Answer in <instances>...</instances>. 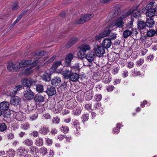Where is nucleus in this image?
I'll return each instance as SVG.
<instances>
[{"mask_svg": "<svg viewBox=\"0 0 157 157\" xmlns=\"http://www.w3.org/2000/svg\"><path fill=\"white\" fill-rule=\"evenodd\" d=\"M136 8H134L131 9L129 11H128L126 13H123L120 17L114 20L112 22L109 24V26L112 28L114 26H116L117 27L120 28H121L124 26V22L123 20L126 18L128 16L130 15L131 13L134 11Z\"/></svg>", "mask_w": 157, "mask_h": 157, "instance_id": "obj_1", "label": "nucleus"}, {"mask_svg": "<svg viewBox=\"0 0 157 157\" xmlns=\"http://www.w3.org/2000/svg\"><path fill=\"white\" fill-rule=\"evenodd\" d=\"M31 63L29 61H22L20 63L17 62L13 64V63L9 64L7 67L8 70L9 71H17L20 68L26 67Z\"/></svg>", "mask_w": 157, "mask_h": 157, "instance_id": "obj_2", "label": "nucleus"}, {"mask_svg": "<svg viewBox=\"0 0 157 157\" xmlns=\"http://www.w3.org/2000/svg\"><path fill=\"white\" fill-rule=\"evenodd\" d=\"M94 50L95 54L98 57L102 56L105 52L104 48L98 45H94Z\"/></svg>", "mask_w": 157, "mask_h": 157, "instance_id": "obj_3", "label": "nucleus"}, {"mask_svg": "<svg viewBox=\"0 0 157 157\" xmlns=\"http://www.w3.org/2000/svg\"><path fill=\"white\" fill-rule=\"evenodd\" d=\"M109 25L99 35H96L95 37V39L96 40H99L104 37L108 36L111 32L109 28Z\"/></svg>", "mask_w": 157, "mask_h": 157, "instance_id": "obj_4", "label": "nucleus"}, {"mask_svg": "<svg viewBox=\"0 0 157 157\" xmlns=\"http://www.w3.org/2000/svg\"><path fill=\"white\" fill-rule=\"evenodd\" d=\"M94 16L93 14H86L81 16V18L76 21L77 24H83L86 21H88L92 18Z\"/></svg>", "mask_w": 157, "mask_h": 157, "instance_id": "obj_5", "label": "nucleus"}, {"mask_svg": "<svg viewBox=\"0 0 157 157\" xmlns=\"http://www.w3.org/2000/svg\"><path fill=\"white\" fill-rule=\"evenodd\" d=\"M45 52L44 51H41L39 52H38L37 54H36L30 60H27L29 61L30 62H31V63H32L33 64V65H36L37 63V61L39 60L40 57V56H42L45 55Z\"/></svg>", "mask_w": 157, "mask_h": 157, "instance_id": "obj_6", "label": "nucleus"}, {"mask_svg": "<svg viewBox=\"0 0 157 157\" xmlns=\"http://www.w3.org/2000/svg\"><path fill=\"white\" fill-rule=\"evenodd\" d=\"M147 7H146L145 8H143L142 10V12L146 10V14L147 16H148L149 17H154L156 11V10L152 7L147 9Z\"/></svg>", "mask_w": 157, "mask_h": 157, "instance_id": "obj_7", "label": "nucleus"}, {"mask_svg": "<svg viewBox=\"0 0 157 157\" xmlns=\"http://www.w3.org/2000/svg\"><path fill=\"white\" fill-rule=\"evenodd\" d=\"M22 84L25 86L30 88L32 85H35L36 82L31 79H24L21 81Z\"/></svg>", "mask_w": 157, "mask_h": 157, "instance_id": "obj_8", "label": "nucleus"}, {"mask_svg": "<svg viewBox=\"0 0 157 157\" xmlns=\"http://www.w3.org/2000/svg\"><path fill=\"white\" fill-rule=\"evenodd\" d=\"M21 99L17 96H13L11 98L10 101L11 104L14 105H17L20 104Z\"/></svg>", "mask_w": 157, "mask_h": 157, "instance_id": "obj_9", "label": "nucleus"}, {"mask_svg": "<svg viewBox=\"0 0 157 157\" xmlns=\"http://www.w3.org/2000/svg\"><path fill=\"white\" fill-rule=\"evenodd\" d=\"M29 150L26 149L25 147L21 146L17 150V155L19 156H22L28 153Z\"/></svg>", "mask_w": 157, "mask_h": 157, "instance_id": "obj_10", "label": "nucleus"}, {"mask_svg": "<svg viewBox=\"0 0 157 157\" xmlns=\"http://www.w3.org/2000/svg\"><path fill=\"white\" fill-rule=\"evenodd\" d=\"M34 94L30 89L25 91L24 92V96L27 99L30 100L32 99L34 96Z\"/></svg>", "mask_w": 157, "mask_h": 157, "instance_id": "obj_11", "label": "nucleus"}, {"mask_svg": "<svg viewBox=\"0 0 157 157\" xmlns=\"http://www.w3.org/2000/svg\"><path fill=\"white\" fill-rule=\"evenodd\" d=\"M114 10L109 14V16L111 18L116 16L120 11V8L118 5H116L113 7Z\"/></svg>", "mask_w": 157, "mask_h": 157, "instance_id": "obj_12", "label": "nucleus"}, {"mask_svg": "<svg viewBox=\"0 0 157 157\" xmlns=\"http://www.w3.org/2000/svg\"><path fill=\"white\" fill-rule=\"evenodd\" d=\"M134 8H136V9H135V10H134V11H133V12L131 13V14L133 13V16L134 17L136 18H139L141 17V15L140 11L138 9V6H134L130 8L128 11H129L131 9H132Z\"/></svg>", "mask_w": 157, "mask_h": 157, "instance_id": "obj_13", "label": "nucleus"}, {"mask_svg": "<svg viewBox=\"0 0 157 157\" xmlns=\"http://www.w3.org/2000/svg\"><path fill=\"white\" fill-rule=\"evenodd\" d=\"M74 57L73 54L70 53H68L66 55L65 60V63L67 65L69 66L71 63V60H72Z\"/></svg>", "mask_w": 157, "mask_h": 157, "instance_id": "obj_14", "label": "nucleus"}, {"mask_svg": "<svg viewBox=\"0 0 157 157\" xmlns=\"http://www.w3.org/2000/svg\"><path fill=\"white\" fill-rule=\"evenodd\" d=\"M15 117L17 120L18 121H24L25 118V114L22 113L21 112L15 113Z\"/></svg>", "mask_w": 157, "mask_h": 157, "instance_id": "obj_15", "label": "nucleus"}, {"mask_svg": "<svg viewBox=\"0 0 157 157\" xmlns=\"http://www.w3.org/2000/svg\"><path fill=\"white\" fill-rule=\"evenodd\" d=\"M102 44V47L104 48H108L111 45L112 42L109 39L105 38Z\"/></svg>", "mask_w": 157, "mask_h": 157, "instance_id": "obj_16", "label": "nucleus"}, {"mask_svg": "<svg viewBox=\"0 0 157 157\" xmlns=\"http://www.w3.org/2000/svg\"><path fill=\"white\" fill-rule=\"evenodd\" d=\"M46 92L49 96H52L56 93V90L55 87L50 86L48 87Z\"/></svg>", "mask_w": 157, "mask_h": 157, "instance_id": "obj_17", "label": "nucleus"}, {"mask_svg": "<svg viewBox=\"0 0 157 157\" xmlns=\"http://www.w3.org/2000/svg\"><path fill=\"white\" fill-rule=\"evenodd\" d=\"M9 103L6 101H4L1 102L0 103V108L1 109L3 110H8L9 107Z\"/></svg>", "mask_w": 157, "mask_h": 157, "instance_id": "obj_18", "label": "nucleus"}, {"mask_svg": "<svg viewBox=\"0 0 157 157\" xmlns=\"http://www.w3.org/2000/svg\"><path fill=\"white\" fill-rule=\"evenodd\" d=\"M31 64H32V65L29 68H27L25 70H22L21 71V73L22 74H25V75H28L30 74L32 71V70L31 69L33 67H34L36 65H33V64L32 63H30L29 64L27 65L26 66H27L28 65H30Z\"/></svg>", "mask_w": 157, "mask_h": 157, "instance_id": "obj_19", "label": "nucleus"}, {"mask_svg": "<svg viewBox=\"0 0 157 157\" xmlns=\"http://www.w3.org/2000/svg\"><path fill=\"white\" fill-rule=\"evenodd\" d=\"M52 84L55 86H58L61 82L60 78L59 77H56L52 79L51 81Z\"/></svg>", "mask_w": 157, "mask_h": 157, "instance_id": "obj_20", "label": "nucleus"}, {"mask_svg": "<svg viewBox=\"0 0 157 157\" xmlns=\"http://www.w3.org/2000/svg\"><path fill=\"white\" fill-rule=\"evenodd\" d=\"M78 41V39L76 37L71 38L67 44V47L69 48L75 44Z\"/></svg>", "mask_w": 157, "mask_h": 157, "instance_id": "obj_21", "label": "nucleus"}, {"mask_svg": "<svg viewBox=\"0 0 157 157\" xmlns=\"http://www.w3.org/2000/svg\"><path fill=\"white\" fill-rule=\"evenodd\" d=\"M44 99V98L43 96L39 94L36 95L34 98L35 101L39 103L43 102Z\"/></svg>", "mask_w": 157, "mask_h": 157, "instance_id": "obj_22", "label": "nucleus"}, {"mask_svg": "<svg viewBox=\"0 0 157 157\" xmlns=\"http://www.w3.org/2000/svg\"><path fill=\"white\" fill-rule=\"evenodd\" d=\"M146 26L147 27L151 28L155 24V22L153 18L151 17H149L147 19L146 21Z\"/></svg>", "mask_w": 157, "mask_h": 157, "instance_id": "obj_23", "label": "nucleus"}, {"mask_svg": "<svg viewBox=\"0 0 157 157\" xmlns=\"http://www.w3.org/2000/svg\"><path fill=\"white\" fill-rule=\"evenodd\" d=\"M103 75L104 76L102 79L103 82L106 84L109 83L112 80L111 76L108 74L105 75V76L104 74Z\"/></svg>", "mask_w": 157, "mask_h": 157, "instance_id": "obj_24", "label": "nucleus"}, {"mask_svg": "<svg viewBox=\"0 0 157 157\" xmlns=\"http://www.w3.org/2000/svg\"><path fill=\"white\" fill-rule=\"evenodd\" d=\"M95 55V54H94L93 52H91L86 55V58L89 62H91L93 60Z\"/></svg>", "mask_w": 157, "mask_h": 157, "instance_id": "obj_25", "label": "nucleus"}, {"mask_svg": "<svg viewBox=\"0 0 157 157\" xmlns=\"http://www.w3.org/2000/svg\"><path fill=\"white\" fill-rule=\"evenodd\" d=\"M146 26V23L144 21L140 20L138 21V28L142 30L144 29Z\"/></svg>", "mask_w": 157, "mask_h": 157, "instance_id": "obj_26", "label": "nucleus"}, {"mask_svg": "<svg viewBox=\"0 0 157 157\" xmlns=\"http://www.w3.org/2000/svg\"><path fill=\"white\" fill-rule=\"evenodd\" d=\"M44 141L42 138H39L36 139L35 142V144L37 146H41L43 145Z\"/></svg>", "mask_w": 157, "mask_h": 157, "instance_id": "obj_27", "label": "nucleus"}, {"mask_svg": "<svg viewBox=\"0 0 157 157\" xmlns=\"http://www.w3.org/2000/svg\"><path fill=\"white\" fill-rule=\"evenodd\" d=\"M80 50H82V52L85 53L86 51L90 49V46L86 44H83L82 45L80 48Z\"/></svg>", "mask_w": 157, "mask_h": 157, "instance_id": "obj_28", "label": "nucleus"}, {"mask_svg": "<svg viewBox=\"0 0 157 157\" xmlns=\"http://www.w3.org/2000/svg\"><path fill=\"white\" fill-rule=\"evenodd\" d=\"M29 148L30 153L33 155L37 153L38 151V148L35 146H31Z\"/></svg>", "mask_w": 157, "mask_h": 157, "instance_id": "obj_29", "label": "nucleus"}, {"mask_svg": "<svg viewBox=\"0 0 157 157\" xmlns=\"http://www.w3.org/2000/svg\"><path fill=\"white\" fill-rule=\"evenodd\" d=\"M23 143L25 145L29 147L32 146L33 144V142L32 140L29 139H27L23 141Z\"/></svg>", "mask_w": 157, "mask_h": 157, "instance_id": "obj_30", "label": "nucleus"}, {"mask_svg": "<svg viewBox=\"0 0 157 157\" xmlns=\"http://www.w3.org/2000/svg\"><path fill=\"white\" fill-rule=\"evenodd\" d=\"M78 75L75 73L71 74L70 78L72 81H76L78 80Z\"/></svg>", "mask_w": 157, "mask_h": 157, "instance_id": "obj_31", "label": "nucleus"}, {"mask_svg": "<svg viewBox=\"0 0 157 157\" xmlns=\"http://www.w3.org/2000/svg\"><path fill=\"white\" fill-rule=\"evenodd\" d=\"M63 76L66 79H68L70 78L71 75V71L68 70H66L63 71Z\"/></svg>", "mask_w": 157, "mask_h": 157, "instance_id": "obj_32", "label": "nucleus"}, {"mask_svg": "<svg viewBox=\"0 0 157 157\" xmlns=\"http://www.w3.org/2000/svg\"><path fill=\"white\" fill-rule=\"evenodd\" d=\"M131 30L127 29L123 32V35L124 37L126 38L130 36L131 35Z\"/></svg>", "mask_w": 157, "mask_h": 157, "instance_id": "obj_33", "label": "nucleus"}, {"mask_svg": "<svg viewBox=\"0 0 157 157\" xmlns=\"http://www.w3.org/2000/svg\"><path fill=\"white\" fill-rule=\"evenodd\" d=\"M41 77L42 79L44 80L45 81H49L50 79L49 75L46 73H44L41 76Z\"/></svg>", "mask_w": 157, "mask_h": 157, "instance_id": "obj_34", "label": "nucleus"}, {"mask_svg": "<svg viewBox=\"0 0 157 157\" xmlns=\"http://www.w3.org/2000/svg\"><path fill=\"white\" fill-rule=\"evenodd\" d=\"M15 154V152L13 150L9 149L6 151V155L9 157H13Z\"/></svg>", "mask_w": 157, "mask_h": 157, "instance_id": "obj_35", "label": "nucleus"}, {"mask_svg": "<svg viewBox=\"0 0 157 157\" xmlns=\"http://www.w3.org/2000/svg\"><path fill=\"white\" fill-rule=\"evenodd\" d=\"M49 129L48 127H41L40 130V133L44 134H46L49 132Z\"/></svg>", "mask_w": 157, "mask_h": 157, "instance_id": "obj_36", "label": "nucleus"}, {"mask_svg": "<svg viewBox=\"0 0 157 157\" xmlns=\"http://www.w3.org/2000/svg\"><path fill=\"white\" fill-rule=\"evenodd\" d=\"M36 91L39 93H41L43 92L44 90L43 86L41 84H38L36 86Z\"/></svg>", "mask_w": 157, "mask_h": 157, "instance_id": "obj_37", "label": "nucleus"}, {"mask_svg": "<svg viewBox=\"0 0 157 157\" xmlns=\"http://www.w3.org/2000/svg\"><path fill=\"white\" fill-rule=\"evenodd\" d=\"M47 151L48 150L47 148L44 147H43L39 149L40 153L43 155H45L47 153Z\"/></svg>", "mask_w": 157, "mask_h": 157, "instance_id": "obj_38", "label": "nucleus"}, {"mask_svg": "<svg viewBox=\"0 0 157 157\" xmlns=\"http://www.w3.org/2000/svg\"><path fill=\"white\" fill-rule=\"evenodd\" d=\"M22 86L21 85H18L16 86L13 89V92L14 94H16L22 88Z\"/></svg>", "mask_w": 157, "mask_h": 157, "instance_id": "obj_39", "label": "nucleus"}, {"mask_svg": "<svg viewBox=\"0 0 157 157\" xmlns=\"http://www.w3.org/2000/svg\"><path fill=\"white\" fill-rule=\"evenodd\" d=\"M155 34V31L153 29H150L148 31L147 33V35L149 37H151Z\"/></svg>", "mask_w": 157, "mask_h": 157, "instance_id": "obj_40", "label": "nucleus"}, {"mask_svg": "<svg viewBox=\"0 0 157 157\" xmlns=\"http://www.w3.org/2000/svg\"><path fill=\"white\" fill-rule=\"evenodd\" d=\"M27 10H25L24 11L22 14H21L20 16L17 17L16 20L15 21L14 23L12 24V26L13 27V26L15 25V24L18 22L21 19L22 16L24 14L27 12Z\"/></svg>", "mask_w": 157, "mask_h": 157, "instance_id": "obj_41", "label": "nucleus"}, {"mask_svg": "<svg viewBox=\"0 0 157 157\" xmlns=\"http://www.w3.org/2000/svg\"><path fill=\"white\" fill-rule=\"evenodd\" d=\"M85 53L82 52L81 50L77 53V56L78 58H81L82 59L84 57Z\"/></svg>", "mask_w": 157, "mask_h": 157, "instance_id": "obj_42", "label": "nucleus"}, {"mask_svg": "<svg viewBox=\"0 0 157 157\" xmlns=\"http://www.w3.org/2000/svg\"><path fill=\"white\" fill-rule=\"evenodd\" d=\"M61 64V61H57L55 62L52 66V68L54 69V70H56L57 67L59 66Z\"/></svg>", "mask_w": 157, "mask_h": 157, "instance_id": "obj_43", "label": "nucleus"}, {"mask_svg": "<svg viewBox=\"0 0 157 157\" xmlns=\"http://www.w3.org/2000/svg\"><path fill=\"white\" fill-rule=\"evenodd\" d=\"M21 128L27 130L29 127V124L28 123H25L23 124H21Z\"/></svg>", "mask_w": 157, "mask_h": 157, "instance_id": "obj_44", "label": "nucleus"}, {"mask_svg": "<svg viewBox=\"0 0 157 157\" xmlns=\"http://www.w3.org/2000/svg\"><path fill=\"white\" fill-rule=\"evenodd\" d=\"M56 58V56L54 55L50 58L44 64V65H47L49 63L52 62Z\"/></svg>", "mask_w": 157, "mask_h": 157, "instance_id": "obj_45", "label": "nucleus"}, {"mask_svg": "<svg viewBox=\"0 0 157 157\" xmlns=\"http://www.w3.org/2000/svg\"><path fill=\"white\" fill-rule=\"evenodd\" d=\"M7 128V127L4 123H2L0 124V131L2 132L5 131Z\"/></svg>", "mask_w": 157, "mask_h": 157, "instance_id": "obj_46", "label": "nucleus"}, {"mask_svg": "<svg viewBox=\"0 0 157 157\" xmlns=\"http://www.w3.org/2000/svg\"><path fill=\"white\" fill-rule=\"evenodd\" d=\"M120 124H117V126L114 128L113 130V133H114L117 134L119 132V129L120 128Z\"/></svg>", "mask_w": 157, "mask_h": 157, "instance_id": "obj_47", "label": "nucleus"}, {"mask_svg": "<svg viewBox=\"0 0 157 157\" xmlns=\"http://www.w3.org/2000/svg\"><path fill=\"white\" fill-rule=\"evenodd\" d=\"M38 116V113H35L30 116V119L32 121L34 120L37 118Z\"/></svg>", "mask_w": 157, "mask_h": 157, "instance_id": "obj_48", "label": "nucleus"}, {"mask_svg": "<svg viewBox=\"0 0 157 157\" xmlns=\"http://www.w3.org/2000/svg\"><path fill=\"white\" fill-rule=\"evenodd\" d=\"M61 130L64 133H67L69 131V129L68 127L62 126L61 128Z\"/></svg>", "mask_w": 157, "mask_h": 157, "instance_id": "obj_49", "label": "nucleus"}, {"mask_svg": "<svg viewBox=\"0 0 157 157\" xmlns=\"http://www.w3.org/2000/svg\"><path fill=\"white\" fill-rule=\"evenodd\" d=\"M55 109L56 112H60L63 109V106L60 104H58L55 106Z\"/></svg>", "mask_w": 157, "mask_h": 157, "instance_id": "obj_50", "label": "nucleus"}, {"mask_svg": "<svg viewBox=\"0 0 157 157\" xmlns=\"http://www.w3.org/2000/svg\"><path fill=\"white\" fill-rule=\"evenodd\" d=\"M46 143L48 146H51L52 144V140L48 138L45 139Z\"/></svg>", "mask_w": 157, "mask_h": 157, "instance_id": "obj_51", "label": "nucleus"}, {"mask_svg": "<svg viewBox=\"0 0 157 157\" xmlns=\"http://www.w3.org/2000/svg\"><path fill=\"white\" fill-rule=\"evenodd\" d=\"M59 122L60 119L57 117H54L52 119V122L53 123L57 124L59 123Z\"/></svg>", "mask_w": 157, "mask_h": 157, "instance_id": "obj_52", "label": "nucleus"}, {"mask_svg": "<svg viewBox=\"0 0 157 157\" xmlns=\"http://www.w3.org/2000/svg\"><path fill=\"white\" fill-rule=\"evenodd\" d=\"M74 126L77 130L78 128L80 129L79 124L78 121L76 120L74 122Z\"/></svg>", "mask_w": 157, "mask_h": 157, "instance_id": "obj_53", "label": "nucleus"}, {"mask_svg": "<svg viewBox=\"0 0 157 157\" xmlns=\"http://www.w3.org/2000/svg\"><path fill=\"white\" fill-rule=\"evenodd\" d=\"M144 62V59H140L139 60L137 61L136 63V65L138 66H141Z\"/></svg>", "mask_w": 157, "mask_h": 157, "instance_id": "obj_54", "label": "nucleus"}, {"mask_svg": "<svg viewBox=\"0 0 157 157\" xmlns=\"http://www.w3.org/2000/svg\"><path fill=\"white\" fill-rule=\"evenodd\" d=\"M67 107L69 108L73 109L74 107V105L72 103V101H70L67 102Z\"/></svg>", "mask_w": 157, "mask_h": 157, "instance_id": "obj_55", "label": "nucleus"}, {"mask_svg": "<svg viewBox=\"0 0 157 157\" xmlns=\"http://www.w3.org/2000/svg\"><path fill=\"white\" fill-rule=\"evenodd\" d=\"M133 20H134L133 18H131V21H130L129 23L127 24V27H128L129 28H132V25H133Z\"/></svg>", "mask_w": 157, "mask_h": 157, "instance_id": "obj_56", "label": "nucleus"}, {"mask_svg": "<svg viewBox=\"0 0 157 157\" xmlns=\"http://www.w3.org/2000/svg\"><path fill=\"white\" fill-rule=\"evenodd\" d=\"M114 87L113 86L110 85L107 87L106 90L108 92H110L112 91Z\"/></svg>", "mask_w": 157, "mask_h": 157, "instance_id": "obj_57", "label": "nucleus"}, {"mask_svg": "<svg viewBox=\"0 0 157 157\" xmlns=\"http://www.w3.org/2000/svg\"><path fill=\"white\" fill-rule=\"evenodd\" d=\"M80 67L78 64H75L73 67H71L72 70L74 69L75 71H78Z\"/></svg>", "mask_w": 157, "mask_h": 157, "instance_id": "obj_58", "label": "nucleus"}, {"mask_svg": "<svg viewBox=\"0 0 157 157\" xmlns=\"http://www.w3.org/2000/svg\"><path fill=\"white\" fill-rule=\"evenodd\" d=\"M89 115L87 114L84 115L82 116L83 120V122L86 121L88 120Z\"/></svg>", "mask_w": 157, "mask_h": 157, "instance_id": "obj_59", "label": "nucleus"}, {"mask_svg": "<svg viewBox=\"0 0 157 157\" xmlns=\"http://www.w3.org/2000/svg\"><path fill=\"white\" fill-rule=\"evenodd\" d=\"M131 34L133 35H136L138 34L137 31L136 29H132L131 30Z\"/></svg>", "mask_w": 157, "mask_h": 157, "instance_id": "obj_60", "label": "nucleus"}, {"mask_svg": "<svg viewBox=\"0 0 157 157\" xmlns=\"http://www.w3.org/2000/svg\"><path fill=\"white\" fill-rule=\"evenodd\" d=\"M122 75L125 78L128 75V72L126 70H124L123 71Z\"/></svg>", "mask_w": 157, "mask_h": 157, "instance_id": "obj_61", "label": "nucleus"}, {"mask_svg": "<svg viewBox=\"0 0 157 157\" xmlns=\"http://www.w3.org/2000/svg\"><path fill=\"white\" fill-rule=\"evenodd\" d=\"M7 136L9 139H12L13 138L14 135L12 133H10L8 134Z\"/></svg>", "mask_w": 157, "mask_h": 157, "instance_id": "obj_62", "label": "nucleus"}, {"mask_svg": "<svg viewBox=\"0 0 157 157\" xmlns=\"http://www.w3.org/2000/svg\"><path fill=\"white\" fill-rule=\"evenodd\" d=\"M116 35L113 33H111L109 36V37L111 40H113L116 38Z\"/></svg>", "mask_w": 157, "mask_h": 157, "instance_id": "obj_63", "label": "nucleus"}, {"mask_svg": "<svg viewBox=\"0 0 157 157\" xmlns=\"http://www.w3.org/2000/svg\"><path fill=\"white\" fill-rule=\"evenodd\" d=\"M102 98V96L100 94H98L96 95V100L97 101H100Z\"/></svg>", "mask_w": 157, "mask_h": 157, "instance_id": "obj_64", "label": "nucleus"}]
</instances>
